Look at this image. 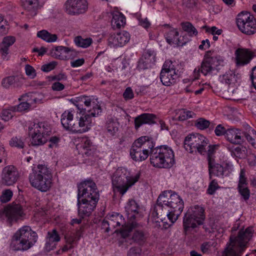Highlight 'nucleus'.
<instances>
[{
  "instance_id": "42",
  "label": "nucleus",
  "mask_w": 256,
  "mask_h": 256,
  "mask_svg": "<svg viewBox=\"0 0 256 256\" xmlns=\"http://www.w3.org/2000/svg\"><path fill=\"white\" fill-rule=\"evenodd\" d=\"M208 150H206V152L207 154V160H208V164H210L212 162H214L215 161V154L216 152V150L218 149V145L214 144V145H209L208 146Z\"/></svg>"
},
{
  "instance_id": "37",
  "label": "nucleus",
  "mask_w": 256,
  "mask_h": 256,
  "mask_svg": "<svg viewBox=\"0 0 256 256\" xmlns=\"http://www.w3.org/2000/svg\"><path fill=\"white\" fill-rule=\"evenodd\" d=\"M182 30L186 32L191 37L196 36L198 32L192 23L188 22H182L180 23Z\"/></svg>"
},
{
  "instance_id": "50",
  "label": "nucleus",
  "mask_w": 256,
  "mask_h": 256,
  "mask_svg": "<svg viewBox=\"0 0 256 256\" xmlns=\"http://www.w3.org/2000/svg\"><path fill=\"white\" fill-rule=\"evenodd\" d=\"M13 109H5L2 111V118L4 121H8L13 116Z\"/></svg>"
},
{
  "instance_id": "28",
  "label": "nucleus",
  "mask_w": 256,
  "mask_h": 256,
  "mask_svg": "<svg viewBox=\"0 0 256 256\" xmlns=\"http://www.w3.org/2000/svg\"><path fill=\"white\" fill-rule=\"evenodd\" d=\"M132 158L136 162H141L146 160L148 156L142 148L134 142L130 150Z\"/></svg>"
},
{
  "instance_id": "2",
  "label": "nucleus",
  "mask_w": 256,
  "mask_h": 256,
  "mask_svg": "<svg viewBox=\"0 0 256 256\" xmlns=\"http://www.w3.org/2000/svg\"><path fill=\"white\" fill-rule=\"evenodd\" d=\"M184 207V202L178 194L166 190L158 196L152 216L162 222L168 218L174 224L181 214Z\"/></svg>"
},
{
  "instance_id": "47",
  "label": "nucleus",
  "mask_w": 256,
  "mask_h": 256,
  "mask_svg": "<svg viewBox=\"0 0 256 256\" xmlns=\"http://www.w3.org/2000/svg\"><path fill=\"white\" fill-rule=\"evenodd\" d=\"M46 238L49 240L50 242H54L56 243L60 240V236L56 229H54L48 232Z\"/></svg>"
},
{
  "instance_id": "7",
  "label": "nucleus",
  "mask_w": 256,
  "mask_h": 256,
  "mask_svg": "<svg viewBox=\"0 0 256 256\" xmlns=\"http://www.w3.org/2000/svg\"><path fill=\"white\" fill-rule=\"evenodd\" d=\"M204 208L198 205L189 209L183 220L184 232L186 234L190 228H194L203 224L205 219Z\"/></svg>"
},
{
  "instance_id": "18",
  "label": "nucleus",
  "mask_w": 256,
  "mask_h": 256,
  "mask_svg": "<svg viewBox=\"0 0 256 256\" xmlns=\"http://www.w3.org/2000/svg\"><path fill=\"white\" fill-rule=\"evenodd\" d=\"M3 212L10 225L13 222H16L24 215L22 208L18 204L8 205L4 208Z\"/></svg>"
},
{
  "instance_id": "19",
  "label": "nucleus",
  "mask_w": 256,
  "mask_h": 256,
  "mask_svg": "<svg viewBox=\"0 0 256 256\" xmlns=\"http://www.w3.org/2000/svg\"><path fill=\"white\" fill-rule=\"evenodd\" d=\"M130 39V35L126 32L111 34L108 38V44L114 47L122 46Z\"/></svg>"
},
{
  "instance_id": "61",
  "label": "nucleus",
  "mask_w": 256,
  "mask_h": 256,
  "mask_svg": "<svg viewBox=\"0 0 256 256\" xmlns=\"http://www.w3.org/2000/svg\"><path fill=\"white\" fill-rule=\"evenodd\" d=\"M124 98L126 100L132 99L134 96V94L132 89L130 87L127 88L123 93Z\"/></svg>"
},
{
  "instance_id": "53",
  "label": "nucleus",
  "mask_w": 256,
  "mask_h": 256,
  "mask_svg": "<svg viewBox=\"0 0 256 256\" xmlns=\"http://www.w3.org/2000/svg\"><path fill=\"white\" fill-rule=\"evenodd\" d=\"M214 244V242H204L201 244L200 250L204 254L208 253Z\"/></svg>"
},
{
  "instance_id": "13",
  "label": "nucleus",
  "mask_w": 256,
  "mask_h": 256,
  "mask_svg": "<svg viewBox=\"0 0 256 256\" xmlns=\"http://www.w3.org/2000/svg\"><path fill=\"white\" fill-rule=\"evenodd\" d=\"M64 6L66 13L70 16L84 14L88 9L86 0H67Z\"/></svg>"
},
{
  "instance_id": "57",
  "label": "nucleus",
  "mask_w": 256,
  "mask_h": 256,
  "mask_svg": "<svg viewBox=\"0 0 256 256\" xmlns=\"http://www.w3.org/2000/svg\"><path fill=\"white\" fill-rule=\"evenodd\" d=\"M246 178L245 177V171L244 169H242L240 175V180L238 188L246 186Z\"/></svg>"
},
{
  "instance_id": "41",
  "label": "nucleus",
  "mask_w": 256,
  "mask_h": 256,
  "mask_svg": "<svg viewBox=\"0 0 256 256\" xmlns=\"http://www.w3.org/2000/svg\"><path fill=\"white\" fill-rule=\"evenodd\" d=\"M82 232L80 230H76L74 232H70L65 236L67 243L72 244L77 242L80 238L82 236Z\"/></svg>"
},
{
  "instance_id": "6",
  "label": "nucleus",
  "mask_w": 256,
  "mask_h": 256,
  "mask_svg": "<svg viewBox=\"0 0 256 256\" xmlns=\"http://www.w3.org/2000/svg\"><path fill=\"white\" fill-rule=\"evenodd\" d=\"M151 164L154 167L170 168L174 162L172 150L166 146L156 147L152 150L150 155Z\"/></svg>"
},
{
  "instance_id": "30",
  "label": "nucleus",
  "mask_w": 256,
  "mask_h": 256,
  "mask_svg": "<svg viewBox=\"0 0 256 256\" xmlns=\"http://www.w3.org/2000/svg\"><path fill=\"white\" fill-rule=\"evenodd\" d=\"M118 120L114 116L110 115L108 116L106 123L107 132L111 136L115 135L118 130Z\"/></svg>"
},
{
  "instance_id": "39",
  "label": "nucleus",
  "mask_w": 256,
  "mask_h": 256,
  "mask_svg": "<svg viewBox=\"0 0 256 256\" xmlns=\"http://www.w3.org/2000/svg\"><path fill=\"white\" fill-rule=\"evenodd\" d=\"M220 80L221 82L228 86L234 84L236 81L235 74L232 71H229L222 76H220Z\"/></svg>"
},
{
  "instance_id": "1",
  "label": "nucleus",
  "mask_w": 256,
  "mask_h": 256,
  "mask_svg": "<svg viewBox=\"0 0 256 256\" xmlns=\"http://www.w3.org/2000/svg\"><path fill=\"white\" fill-rule=\"evenodd\" d=\"M78 103L75 104L80 110H84L88 113L80 118H74L72 111L66 110L61 116V124L66 130L74 133H82L88 131L92 124V118L98 116L102 112L100 104L86 96L78 98Z\"/></svg>"
},
{
  "instance_id": "36",
  "label": "nucleus",
  "mask_w": 256,
  "mask_h": 256,
  "mask_svg": "<svg viewBox=\"0 0 256 256\" xmlns=\"http://www.w3.org/2000/svg\"><path fill=\"white\" fill-rule=\"evenodd\" d=\"M126 208L128 215L132 214L130 216V218H134L135 214H138L139 206L134 200L132 199L129 200Z\"/></svg>"
},
{
  "instance_id": "27",
  "label": "nucleus",
  "mask_w": 256,
  "mask_h": 256,
  "mask_svg": "<svg viewBox=\"0 0 256 256\" xmlns=\"http://www.w3.org/2000/svg\"><path fill=\"white\" fill-rule=\"evenodd\" d=\"M225 136L226 140L232 144H240L243 142L240 132L238 129H228L226 130Z\"/></svg>"
},
{
  "instance_id": "63",
  "label": "nucleus",
  "mask_w": 256,
  "mask_h": 256,
  "mask_svg": "<svg viewBox=\"0 0 256 256\" xmlns=\"http://www.w3.org/2000/svg\"><path fill=\"white\" fill-rule=\"evenodd\" d=\"M226 130L225 128L222 126L221 124H218L216 126L214 132L217 136H222L223 134L226 135Z\"/></svg>"
},
{
  "instance_id": "62",
  "label": "nucleus",
  "mask_w": 256,
  "mask_h": 256,
  "mask_svg": "<svg viewBox=\"0 0 256 256\" xmlns=\"http://www.w3.org/2000/svg\"><path fill=\"white\" fill-rule=\"evenodd\" d=\"M95 150L94 148L80 149V151L82 155L86 156H92Z\"/></svg>"
},
{
  "instance_id": "48",
  "label": "nucleus",
  "mask_w": 256,
  "mask_h": 256,
  "mask_svg": "<svg viewBox=\"0 0 256 256\" xmlns=\"http://www.w3.org/2000/svg\"><path fill=\"white\" fill-rule=\"evenodd\" d=\"M164 70L166 72L176 73L175 67L172 60H167L164 62L161 71Z\"/></svg>"
},
{
  "instance_id": "20",
  "label": "nucleus",
  "mask_w": 256,
  "mask_h": 256,
  "mask_svg": "<svg viewBox=\"0 0 256 256\" xmlns=\"http://www.w3.org/2000/svg\"><path fill=\"white\" fill-rule=\"evenodd\" d=\"M165 30L164 36L166 42L170 44H176L178 46H183L186 42H181L178 38L179 32L177 29L164 24Z\"/></svg>"
},
{
  "instance_id": "35",
  "label": "nucleus",
  "mask_w": 256,
  "mask_h": 256,
  "mask_svg": "<svg viewBox=\"0 0 256 256\" xmlns=\"http://www.w3.org/2000/svg\"><path fill=\"white\" fill-rule=\"evenodd\" d=\"M22 6L32 14H36V10L38 6V0H21Z\"/></svg>"
},
{
  "instance_id": "43",
  "label": "nucleus",
  "mask_w": 256,
  "mask_h": 256,
  "mask_svg": "<svg viewBox=\"0 0 256 256\" xmlns=\"http://www.w3.org/2000/svg\"><path fill=\"white\" fill-rule=\"evenodd\" d=\"M176 114L178 116V119L181 121L186 120L188 118H193L194 116H196V114L194 112L187 110L186 109L178 110Z\"/></svg>"
},
{
  "instance_id": "54",
  "label": "nucleus",
  "mask_w": 256,
  "mask_h": 256,
  "mask_svg": "<svg viewBox=\"0 0 256 256\" xmlns=\"http://www.w3.org/2000/svg\"><path fill=\"white\" fill-rule=\"evenodd\" d=\"M239 190V192L242 196L243 198L246 200H248L250 196V192L247 186H242L238 188Z\"/></svg>"
},
{
  "instance_id": "40",
  "label": "nucleus",
  "mask_w": 256,
  "mask_h": 256,
  "mask_svg": "<svg viewBox=\"0 0 256 256\" xmlns=\"http://www.w3.org/2000/svg\"><path fill=\"white\" fill-rule=\"evenodd\" d=\"M244 137L251 145L256 148V132L252 128H250L248 132H244Z\"/></svg>"
},
{
  "instance_id": "58",
  "label": "nucleus",
  "mask_w": 256,
  "mask_h": 256,
  "mask_svg": "<svg viewBox=\"0 0 256 256\" xmlns=\"http://www.w3.org/2000/svg\"><path fill=\"white\" fill-rule=\"evenodd\" d=\"M57 65V62H52L48 64H44L42 66L41 70L44 72H48L54 68Z\"/></svg>"
},
{
  "instance_id": "59",
  "label": "nucleus",
  "mask_w": 256,
  "mask_h": 256,
  "mask_svg": "<svg viewBox=\"0 0 256 256\" xmlns=\"http://www.w3.org/2000/svg\"><path fill=\"white\" fill-rule=\"evenodd\" d=\"M202 28H205L206 32H210L212 35H220L222 32V30L218 29V28L214 26H212L211 28H209L206 26H204Z\"/></svg>"
},
{
  "instance_id": "15",
  "label": "nucleus",
  "mask_w": 256,
  "mask_h": 256,
  "mask_svg": "<svg viewBox=\"0 0 256 256\" xmlns=\"http://www.w3.org/2000/svg\"><path fill=\"white\" fill-rule=\"evenodd\" d=\"M222 62H218L216 58L203 60L200 66L194 70V76L196 79H198L200 76V73L201 72L204 76L210 74L211 72L214 69H217L218 66L220 65Z\"/></svg>"
},
{
  "instance_id": "9",
  "label": "nucleus",
  "mask_w": 256,
  "mask_h": 256,
  "mask_svg": "<svg viewBox=\"0 0 256 256\" xmlns=\"http://www.w3.org/2000/svg\"><path fill=\"white\" fill-rule=\"evenodd\" d=\"M208 142V140L202 134H190L186 137L184 146L185 149L190 152L192 153L194 150L204 155L206 152V147Z\"/></svg>"
},
{
  "instance_id": "21",
  "label": "nucleus",
  "mask_w": 256,
  "mask_h": 256,
  "mask_svg": "<svg viewBox=\"0 0 256 256\" xmlns=\"http://www.w3.org/2000/svg\"><path fill=\"white\" fill-rule=\"evenodd\" d=\"M24 78L18 76H10L4 78L2 80L1 84L5 89H9L10 87L20 88L23 85Z\"/></svg>"
},
{
  "instance_id": "31",
  "label": "nucleus",
  "mask_w": 256,
  "mask_h": 256,
  "mask_svg": "<svg viewBox=\"0 0 256 256\" xmlns=\"http://www.w3.org/2000/svg\"><path fill=\"white\" fill-rule=\"evenodd\" d=\"M106 217L112 230L125 224L122 216L119 214H113L110 216H107Z\"/></svg>"
},
{
  "instance_id": "5",
  "label": "nucleus",
  "mask_w": 256,
  "mask_h": 256,
  "mask_svg": "<svg viewBox=\"0 0 256 256\" xmlns=\"http://www.w3.org/2000/svg\"><path fill=\"white\" fill-rule=\"evenodd\" d=\"M52 174L46 166L38 164L32 168L28 179L31 186L42 192L48 191L52 186Z\"/></svg>"
},
{
  "instance_id": "4",
  "label": "nucleus",
  "mask_w": 256,
  "mask_h": 256,
  "mask_svg": "<svg viewBox=\"0 0 256 256\" xmlns=\"http://www.w3.org/2000/svg\"><path fill=\"white\" fill-rule=\"evenodd\" d=\"M252 235V228L240 230L237 236L231 235L229 244L226 248L222 256H241V254L247 247Z\"/></svg>"
},
{
  "instance_id": "12",
  "label": "nucleus",
  "mask_w": 256,
  "mask_h": 256,
  "mask_svg": "<svg viewBox=\"0 0 256 256\" xmlns=\"http://www.w3.org/2000/svg\"><path fill=\"white\" fill-rule=\"evenodd\" d=\"M51 132L42 123L34 124L29 128V133L32 136L31 144L32 146L42 145L47 141V137Z\"/></svg>"
},
{
  "instance_id": "24",
  "label": "nucleus",
  "mask_w": 256,
  "mask_h": 256,
  "mask_svg": "<svg viewBox=\"0 0 256 256\" xmlns=\"http://www.w3.org/2000/svg\"><path fill=\"white\" fill-rule=\"evenodd\" d=\"M73 51L71 48L64 46H57L52 48L50 54L59 60H66L69 58L68 54Z\"/></svg>"
},
{
  "instance_id": "49",
  "label": "nucleus",
  "mask_w": 256,
  "mask_h": 256,
  "mask_svg": "<svg viewBox=\"0 0 256 256\" xmlns=\"http://www.w3.org/2000/svg\"><path fill=\"white\" fill-rule=\"evenodd\" d=\"M210 124V122L203 118H198L195 124V126L200 130H204L208 128Z\"/></svg>"
},
{
  "instance_id": "22",
  "label": "nucleus",
  "mask_w": 256,
  "mask_h": 256,
  "mask_svg": "<svg viewBox=\"0 0 256 256\" xmlns=\"http://www.w3.org/2000/svg\"><path fill=\"white\" fill-rule=\"evenodd\" d=\"M134 142L136 146L140 147L146 154H148V156L151 154L152 150L154 148V144L152 138L146 136L139 138Z\"/></svg>"
},
{
  "instance_id": "44",
  "label": "nucleus",
  "mask_w": 256,
  "mask_h": 256,
  "mask_svg": "<svg viewBox=\"0 0 256 256\" xmlns=\"http://www.w3.org/2000/svg\"><path fill=\"white\" fill-rule=\"evenodd\" d=\"M9 144L11 147L17 148H23L24 146V142L21 137L13 136L9 141Z\"/></svg>"
},
{
  "instance_id": "60",
  "label": "nucleus",
  "mask_w": 256,
  "mask_h": 256,
  "mask_svg": "<svg viewBox=\"0 0 256 256\" xmlns=\"http://www.w3.org/2000/svg\"><path fill=\"white\" fill-rule=\"evenodd\" d=\"M60 138L58 136H52L49 140L50 144H48V147L50 148H54L58 147V143L60 142Z\"/></svg>"
},
{
  "instance_id": "10",
  "label": "nucleus",
  "mask_w": 256,
  "mask_h": 256,
  "mask_svg": "<svg viewBox=\"0 0 256 256\" xmlns=\"http://www.w3.org/2000/svg\"><path fill=\"white\" fill-rule=\"evenodd\" d=\"M236 24L238 29L244 34L251 35L256 32V20L247 12H242L237 16Z\"/></svg>"
},
{
  "instance_id": "26",
  "label": "nucleus",
  "mask_w": 256,
  "mask_h": 256,
  "mask_svg": "<svg viewBox=\"0 0 256 256\" xmlns=\"http://www.w3.org/2000/svg\"><path fill=\"white\" fill-rule=\"evenodd\" d=\"M155 118L156 116L153 114H142L135 118L134 127L138 130L142 124H154Z\"/></svg>"
},
{
  "instance_id": "34",
  "label": "nucleus",
  "mask_w": 256,
  "mask_h": 256,
  "mask_svg": "<svg viewBox=\"0 0 256 256\" xmlns=\"http://www.w3.org/2000/svg\"><path fill=\"white\" fill-rule=\"evenodd\" d=\"M111 23L114 28H120L121 26H124L126 24L125 17L121 13L116 12L113 14Z\"/></svg>"
},
{
  "instance_id": "23",
  "label": "nucleus",
  "mask_w": 256,
  "mask_h": 256,
  "mask_svg": "<svg viewBox=\"0 0 256 256\" xmlns=\"http://www.w3.org/2000/svg\"><path fill=\"white\" fill-rule=\"evenodd\" d=\"M120 232L122 236L125 238L124 242L129 243L130 244H132V242H134L139 245H142L146 240V236L142 231H135L130 238H126L128 235L127 232L122 230Z\"/></svg>"
},
{
  "instance_id": "3",
  "label": "nucleus",
  "mask_w": 256,
  "mask_h": 256,
  "mask_svg": "<svg viewBox=\"0 0 256 256\" xmlns=\"http://www.w3.org/2000/svg\"><path fill=\"white\" fill-rule=\"evenodd\" d=\"M38 238V234L30 226H23L12 236L10 248L15 252L28 250L34 244Z\"/></svg>"
},
{
  "instance_id": "11",
  "label": "nucleus",
  "mask_w": 256,
  "mask_h": 256,
  "mask_svg": "<svg viewBox=\"0 0 256 256\" xmlns=\"http://www.w3.org/2000/svg\"><path fill=\"white\" fill-rule=\"evenodd\" d=\"M99 198V191L93 181L84 180L78 185V198L98 200Z\"/></svg>"
},
{
  "instance_id": "33",
  "label": "nucleus",
  "mask_w": 256,
  "mask_h": 256,
  "mask_svg": "<svg viewBox=\"0 0 256 256\" xmlns=\"http://www.w3.org/2000/svg\"><path fill=\"white\" fill-rule=\"evenodd\" d=\"M208 166L210 178L212 176H222L224 175V168L221 164H216L214 162H212L210 164V163L208 164Z\"/></svg>"
},
{
  "instance_id": "14",
  "label": "nucleus",
  "mask_w": 256,
  "mask_h": 256,
  "mask_svg": "<svg viewBox=\"0 0 256 256\" xmlns=\"http://www.w3.org/2000/svg\"><path fill=\"white\" fill-rule=\"evenodd\" d=\"M18 168L12 165L5 166L2 173V184L6 186H12L15 184L20 178Z\"/></svg>"
},
{
  "instance_id": "51",
  "label": "nucleus",
  "mask_w": 256,
  "mask_h": 256,
  "mask_svg": "<svg viewBox=\"0 0 256 256\" xmlns=\"http://www.w3.org/2000/svg\"><path fill=\"white\" fill-rule=\"evenodd\" d=\"M228 148L237 158H242L245 156V150H242L240 147H236L234 150L230 148Z\"/></svg>"
},
{
  "instance_id": "17",
  "label": "nucleus",
  "mask_w": 256,
  "mask_h": 256,
  "mask_svg": "<svg viewBox=\"0 0 256 256\" xmlns=\"http://www.w3.org/2000/svg\"><path fill=\"white\" fill-rule=\"evenodd\" d=\"M98 200L78 198V214L80 217L88 216L96 207Z\"/></svg>"
},
{
  "instance_id": "16",
  "label": "nucleus",
  "mask_w": 256,
  "mask_h": 256,
  "mask_svg": "<svg viewBox=\"0 0 256 256\" xmlns=\"http://www.w3.org/2000/svg\"><path fill=\"white\" fill-rule=\"evenodd\" d=\"M255 55V51L248 48H238L234 52V61L237 67L249 64Z\"/></svg>"
},
{
  "instance_id": "38",
  "label": "nucleus",
  "mask_w": 256,
  "mask_h": 256,
  "mask_svg": "<svg viewBox=\"0 0 256 256\" xmlns=\"http://www.w3.org/2000/svg\"><path fill=\"white\" fill-rule=\"evenodd\" d=\"M37 36L48 42H52L56 41L57 35L51 34L46 30L39 31L37 33Z\"/></svg>"
},
{
  "instance_id": "25",
  "label": "nucleus",
  "mask_w": 256,
  "mask_h": 256,
  "mask_svg": "<svg viewBox=\"0 0 256 256\" xmlns=\"http://www.w3.org/2000/svg\"><path fill=\"white\" fill-rule=\"evenodd\" d=\"M16 42V38L12 36H7L3 38L0 43V53L2 59H6L9 54V48Z\"/></svg>"
},
{
  "instance_id": "64",
  "label": "nucleus",
  "mask_w": 256,
  "mask_h": 256,
  "mask_svg": "<svg viewBox=\"0 0 256 256\" xmlns=\"http://www.w3.org/2000/svg\"><path fill=\"white\" fill-rule=\"evenodd\" d=\"M6 26V21L4 20L3 17L0 16V34H4L7 32Z\"/></svg>"
},
{
  "instance_id": "8",
  "label": "nucleus",
  "mask_w": 256,
  "mask_h": 256,
  "mask_svg": "<svg viewBox=\"0 0 256 256\" xmlns=\"http://www.w3.org/2000/svg\"><path fill=\"white\" fill-rule=\"evenodd\" d=\"M140 174L134 176H128L126 170H117L112 178V184L114 189L122 195H124L128 190L138 181Z\"/></svg>"
},
{
  "instance_id": "46",
  "label": "nucleus",
  "mask_w": 256,
  "mask_h": 256,
  "mask_svg": "<svg viewBox=\"0 0 256 256\" xmlns=\"http://www.w3.org/2000/svg\"><path fill=\"white\" fill-rule=\"evenodd\" d=\"M13 195L12 192L10 190H6L2 192V194L0 196V202L2 203H6L9 202Z\"/></svg>"
},
{
  "instance_id": "56",
  "label": "nucleus",
  "mask_w": 256,
  "mask_h": 256,
  "mask_svg": "<svg viewBox=\"0 0 256 256\" xmlns=\"http://www.w3.org/2000/svg\"><path fill=\"white\" fill-rule=\"evenodd\" d=\"M141 254L142 249L136 246L131 248L128 252V256H141Z\"/></svg>"
},
{
  "instance_id": "52",
  "label": "nucleus",
  "mask_w": 256,
  "mask_h": 256,
  "mask_svg": "<svg viewBox=\"0 0 256 256\" xmlns=\"http://www.w3.org/2000/svg\"><path fill=\"white\" fill-rule=\"evenodd\" d=\"M218 188L219 186L217 182L214 180H212L207 190V192L210 194H213Z\"/></svg>"
},
{
  "instance_id": "32",
  "label": "nucleus",
  "mask_w": 256,
  "mask_h": 256,
  "mask_svg": "<svg viewBox=\"0 0 256 256\" xmlns=\"http://www.w3.org/2000/svg\"><path fill=\"white\" fill-rule=\"evenodd\" d=\"M29 94H22L18 98V101L26 100L25 102H22L18 105L12 106V108L13 111H16L22 112L23 111L28 110L31 106L30 102H28L29 100L28 98H26V97H28Z\"/></svg>"
},
{
  "instance_id": "45",
  "label": "nucleus",
  "mask_w": 256,
  "mask_h": 256,
  "mask_svg": "<svg viewBox=\"0 0 256 256\" xmlns=\"http://www.w3.org/2000/svg\"><path fill=\"white\" fill-rule=\"evenodd\" d=\"M74 42L76 46L86 48L91 44L92 42V40L90 38H86L84 39L82 38V36H78L75 38Z\"/></svg>"
},
{
  "instance_id": "29",
  "label": "nucleus",
  "mask_w": 256,
  "mask_h": 256,
  "mask_svg": "<svg viewBox=\"0 0 256 256\" xmlns=\"http://www.w3.org/2000/svg\"><path fill=\"white\" fill-rule=\"evenodd\" d=\"M178 76L176 73L161 71L160 79L162 84L166 86H170L176 82Z\"/></svg>"
},
{
  "instance_id": "55",
  "label": "nucleus",
  "mask_w": 256,
  "mask_h": 256,
  "mask_svg": "<svg viewBox=\"0 0 256 256\" xmlns=\"http://www.w3.org/2000/svg\"><path fill=\"white\" fill-rule=\"evenodd\" d=\"M25 71L26 74L30 78H34L36 76V70L32 66L26 64L25 66Z\"/></svg>"
}]
</instances>
